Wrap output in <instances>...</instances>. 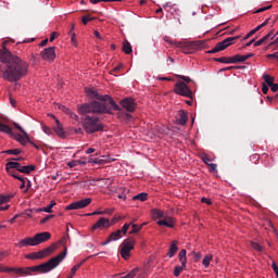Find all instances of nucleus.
I'll list each match as a JSON object with an SVG mask.
<instances>
[{
	"label": "nucleus",
	"instance_id": "nucleus-1",
	"mask_svg": "<svg viewBox=\"0 0 278 278\" xmlns=\"http://www.w3.org/2000/svg\"><path fill=\"white\" fill-rule=\"evenodd\" d=\"M29 75V63L21 59L16 54H12L10 50H0V77L5 81L14 84L21 81L23 77Z\"/></svg>",
	"mask_w": 278,
	"mask_h": 278
},
{
	"label": "nucleus",
	"instance_id": "nucleus-2",
	"mask_svg": "<svg viewBox=\"0 0 278 278\" xmlns=\"http://www.w3.org/2000/svg\"><path fill=\"white\" fill-rule=\"evenodd\" d=\"M66 253L67 249L65 247L61 253H59L56 256L50 258L48 262L43 264L33 267H11L8 268L7 271L15 273V275H18L20 277H27L31 275V273H39V275H45L47 273H51V270H55V268H58V265L64 262Z\"/></svg>",
	"mask_w": 278,
	"mask_h": 278
},
{
	"label": "nucleus",
	"instance_id": "nucleus-3",
	"mask_svg": "<svg viewBox=\"0 0 278 278\" xmlns=\"http://www.w3.org/2000/svg\"><path fill=\"white\" fill-rule=\"evenodd\" d=\"M51 240V232H39L36 233L34 237H27L22 239L20 242L16 243L18 249H23L24 247H38V244H42V242H48Z\"/></svg>",
	"mask_w": 278,
	"mask_h": 278
},
{
	"label": "nucleus",
	"instance_id": "nucleus-4",
	"mask_svg": "<svg viewBox=\"0 0 278 278\" xmlns=\"http://www.w3.org/2000/svg\"><path fill=\"white\" fill-rule=\"evenodd\" d=\"M151 216L154 220H157L156 224L160 227H168L169 229H173L175 227V217L168 216L166 212L160 210V208H152L151 210ZM163 218V219H160Z\"/></svg>",
	"mask_w": 278,
	"mask_h": 278
},
{
	"label": "nucleus",
	"instance_id": "nucleus-5",
	"mask_svg": "<svg viewBox=\"0 0 278 278\" xmlns=\"http://www.w3.org/2000/svg\"><path fill=\"white\" fill-rule=\"evenodd\" d=\"M83 129L86 134H97L103 131V123L97 117L87 116L83 119Z\"/></svg>",
	"mask_w": 278,
	"mask_h": 278
},
{
	"label": "nucleus",
	"instance_id": "nucleus-6",
	"mask_svg": "<svg viewBox=\"0 0 278 278\" xmlns=\"http://www.w3.org/2000/svg\"><path fill=\"white\" fill-rule=\"evenodd\" d=\"M253 53L249 54H236L233 56H220L215 59V62H219V64H240L242 62H247L250 58H253Z\"/></svg>",
	"mask_w": 278,
	"mask_h": 278
},
{
	"label": "nucleus",
	"instance_id": "nucleus-7",
	"mask_svg": "<svg viewBox=\"0 0 278 278\" xmlns=\"http://www.w3.org/2000/svg\"><path fill=\"white\" fill-rule=\"evenodd\" d=\"M177 48L181 50L182 53L186 55H190V53H194V51H198V49L201 48V42L199 41H188L187 39H182L178 41Z\"/></svg>",
	"mask_w": 278,
	"mask_h": 278
},
{
	"label": "nucleus",
	"instance_id": "nucleus-8",
	"mask_svg": "<svg viewBox=\"0 0 278 278\" xmlns=\"http://www.w3.org/2000/svg\"><path fill=\"white\" fill-rule=\"evenodd\" d=\"M13 125H14V127H16L18 129V131H21L22 135L14 134L12 131V134H9V136H12L14 138V140L20 142V144H22L23 147H25V144H27V142H29L30 144H33V147L38 149V146H36V143H34V141L29 140V135L27 134V131H25V129H23V127H21V125L16 124V123H14Z\"/></svg>",
	"mask_w": 278,
	"mask_h": 278
},
{
	"label": "nucleus",
	"instance_id": "nucleus-9",
	"mask_svg": "<svg viewBox=\"0 0 278 278\" xmlns=\"http://www.w3.org/2000/svg\"><path fill=\"white\" fill-rule=\"evenodd\" d=\"M85 92L87 97H90V99H98V101H108L113 109L118 110V104L114 102V99H112V97L108 94L101 96L99 94V91L94 90L93 88H85Z\"/></svg>",
	"mask_w": 278,
	"mask_h": 278
},
{
	"label": "nucleus",
	"instance_id": "nucleus-10",
	"mask_svg": "<svg viewBox=\"0 0 278 278\" xmlns=\"http://www.w3.org/2000/svg\"><path fill=\"white\" fill-rule=\"evenodd\" d=\"M135 247H136L135 239H125L122 242L119 253L123 260L127 261L129 260V257H131V251H134Z\"/></svg>",
	"mask_w": 278,
	"mask_h": 278
},
{
	"label": "nucleus",
	"instance_id": "nucleus-11",
	"mask_svg": "<svg viewBox=\"0 0 278 278\" xmlns=\"http://www.w3.org/2000/svg\"><path fill=\"white\" fill-rule=\"evenodd\" d=\"M175 94H179L180 97H186L187 99H192V90L190 87L181 80H178L174 86Z\"/></svg>",
	"mask_w": 278,
	"mask_h": 278
},
{
	"label": "nucleus",
	"instance_id": "nucleus-12",
	"mask_svg": "<svg viewBox=\"0 0 278 278\" xmlns=\"http://www.w3.org/2000/svg\"><path fill=\"white\" fill-rule=\"evenodd\" d=\"M240 38V36L237 37H228L224 39L223 41L218 42L208 53H218L220 51H225L227 47H231V45H235V42Z\"/></svg>",
	"mask_w": 278,
	"mask_h": 278
},
{
	"label": "nucleus",
	"instance_id": "nucleus-13",
	"mask_svg": "<svg viewBox=\"0 0 278 278\" xmlns=\"http://www.w3.org/2000/svg\"><path fill=\"white\" fill-rule=\"evenodd\" d=\"M92 114H111V109L105 102H91Z\"/></svg>",
	"mask_w": 278,
	"mask_h": 278
},
{
	"label": "nucleus",
	"instance_id": "nucleus-14",
	"mask_svg": "<svg viewBox=\"0 0 278 278\" xmlns=\"http://www.w3.org/2000/svg\"><path fill=\"white\" fill-rule=\"evenodd\" d=\"M90 203H92V199L90 198H86L76 202H73L71 204H68L65 210L66 211H71V210H84V207H88V205H90Z\"/></svg>",
	"mask_w": 278,
	"mask_h": 278
},
{
	"label": "nucleus",
	"instance_id": "nucleus-15",
	"mask_svg": "<svg viewBox=\"0 0 278 278\" xmlns=\"http://www.w3.org/2000/svg\"><path fill=\"white\" fill-rule=\"evenodd\" d=\"M114 223L110 222V218L106 217H100L96 224L91 227V231H97V229L103 230V229H110Z\"/></svg>",
	"mask_w": 278,
	"mask_h": 278
},
{
	"label": "nucleus",
	"instance_id": "nucleus-16",
	"mask_svg": "<svg viewBox=\"0 0 278 278\" xmlns=\"http://www.w3.org/2000/svg\"><path fill=\"white\" fill-rule=\"evenodd\" d=\"M40 58L45 60V62H54L56 54H55V47H49L43 49L40 52Z\"/></svg>",
	"mask_w": 278,
	"mask_h": 278
},
{
	"label": "nucleus",
	"instance_id": "nucleus-17",
	"mask_svg": "<svg viewBox=\"0 0 278 278\" xmlns=\"http://www.w3.org/2000/svg\"><path fill=\"white\" fill-rule=\"evenodd\" d=\"M201 160L202 162H204V164H206V166L210 167L211 173H218L217 165L212 163L215 160L214 156H212L211 154L204 153L201 155Z\"/></svg>",
	"mask_w": 278,
	"mask_h": 278
},
{
	"label": "nucleus",
	"instance_id": "nucleus-18",
	"mask_svg": "<svg viewBox=\"0 0 278 278\" xmlns=\"http://www.w3.org/2000/svg\"><path fill=\"white\" fill-rule=\"evenodd\" d=\"M122 108L127 110V112H136V100L131 98H126L121 101Z\"/></svg>",
	"mask_w": 278,
	"mask_h": 278
},
{
	"label": "nucleus",
	"instance_id": "nucleus-19",
	"mask_svg": "<svg viewBox=\"0 0 278 278\" xmlns=\"http://www.w3.org/2000/svg\"><path fill=\"white\" fill-rule=\"evenodd\" d=\"M52 118H54L56 123V127L53 128V131H55L56 136L59 138H66V132L64 131V126H62V123H60V119L55 117V115H51Z\"/></svg>",
	"mask_w": 278,
	"mask_h": 278
},
{
	"label": "nucleus",
	"instance_id": "nucleus-20",
	"mask_svg": "<svg viewBox=\"0 0 278 278\" xmlns=\"http://www.w3.org/2000/svg\"><path fill=\"white\" fill-rule=\"evenodd\" d=\"M65 242H66V237H63L61 240H59L58 243H52L50 247L43 249L47 257H49V255H52V253H55V251H58L59 244H64Z\"/></svg>",
	"mask_w": 278,
	"mask_h": 278
},
{
	"label": "nucleus",
	"instance_id": "nucleus-21",
	"mask_svg": "<svg viewBox=\"0 0 278 278\" xmlns=\"http://www.w3.org/2000/svg\"><path fill=\"white\" fill-rule=\"evenodd\" d=\"M177 251H179V241L174 240L169 243V249H168V252H167V256L175 257V255H177Z\"/></svg>",
	"mask_w": 278,
	"mask_h": 278
},
{
	"label": "nucleus",
	"instance_id": "nucleus-22",
	"mask_svg": "<svg viewBox=\"0 0 278 278\" xmlns=\"http://www.w3.org/2000/svg\"><path fill=\"white\" fill-rule=\"evenodd\" d=\"M122 235H123L122 230H116L114 232H111L106 239V242H104L103 244H110V242H116V240H121L123 238Z\"/></svg>",
	"mask_w": 278,
	"mask_h": 278
},
{
	"label": "nucleus",
	"instance_id": "nucleus-23",
	"mask_svg": "<svg viewBox=\"0 0 278 278\" xmlns=\"http://www.w3.org/2000/svg\"><path fill=\"white\" fill-rule=\"evenodd\" d=\"M270 21V18H267L265 22H263L261 25H258L257 27H255L254 29H252L250 33H248L243 40H249V38H251V36H254V34H257V31H260L262 29V27H266L268 25V22Z\"/></svg>",
	"mask_w": 278,
	"mask_h": 278
},
{
	"label": "nucleus",
	"instance_id": "nucleus-24",
	"mask_svg": "<svg viewBox=\"0 0 278 278\" xmlns=\"http://www.w3.org/2000/svg\"><path fill=\"white\" fill-rule=\"evenodd\" d=\"M78 113L81 116H86V114H92V103L83 104V105L78 106Z\"/></svg>",
	"mask_w": 278,
	"mask_h": 278
},
{
	"label": "nucleus",
	"instance_id": "nucleus-25",
	"mask_svg": "<svg viewBox=\"0 0 278 278\" xmlns=\"http://www.w3.org/2000/svg\"><path fill=\"white\" fill-rule=\"evenodd\" d=\"M164 10L168 12V14H179V8H177V4H173L170 2H166L163 5Z\"/></svg>",
	"mask_w": 278,
	"mask_h": 278
},
{
	"label": "nucleus",
	"instance_id": "nucleus-26",
	"mask_svg": "<svg viewBox=\"0 0 278 278\" xmlns=\"http://www.w3.org/2000/svg\"><path fill=\"white\" fill-rule=\"evenodd\" d=\"M35 214H40V210L38 208H27L25 212L21 213L20 216H27V218H33L36 220Z\"/></svg>",
	"mask_w": 278,
	"mask_h": 278
},
{
	"label": "nucleus",
	"instance_id": "nucleus-27",
	"mask_svg": "<svg viewBox=\"0 0 278 278\" xmlns=\"http://www.w3.org/2000/svg\"><path fill=\"white\" fill-rule=\"evenodd\" d=\"M186 255H187L186 249L180 250L178 253V260H179L182 268H186V266L188 264V257Z\"/></svg>",
	"mask_w": 278,
	"mask_h": 278
},
{
	"label": "nucleus",
	"instance_id": "nucleus-28",
	"mask_svg": "<svg viewBox=\"0 0 278 278\" xmlns=\"http://www.w3.org/2000/svg\"><path fill=\"white\" fill-rule=\"evenodd\" d=\"M20 168H21V163H18V162H8L5 164L7 173H10V170H16L18 173Z\"/></svg>",
	"mask_w": 278,
	"mask_h": 278
},
{
	"label": "nucleus",
	"instance_id": "nucleus-29",
	"mask_svg": "<svg viewBox=\"0 0 278 278\" xmlns=\"http://www.w3.org/2000/svg\"><path fill=\"white\" fill-rule=\"evenodd\" d=\"M122 51H124L126 55H131V53H134V48H131V43L128 40L123 41Z\"/></svg>",
	"mask_w": 278,
	"mask_h": 278
},
{
	"label": "nucleus",
	"instance_id": "nucleus-30",
	"mask_svg": "<svg viewBox=\"0 0 278 278\" xmlns=\"http://www.w3.org/2000/svg\"><path fill=\"white\" fill-rule=\"evenodd\" d=\"M33 170H36V166H34V165H26V166L20 165V169L17 170V173H24L25 175H29V173H33Z\"/></svg>",
	"mask_w": 278,
	"mask_h": 278
},
{
	"label": "nucleus",
	"instance_id": "nucleus-31",
	"mask_svg": "<svg viewBox=\"0 0 278 278\" xmlns=\"http://www.w3.org/2000/svg\"><path fill=\"white\" fill-rule=\"evenodd\" d=\"M212 260H214V255L206 254L202 260V265L204 268H210V264L212 263Z\"/></svg>",
	"mask_w": 278,
	"mask_h": 278
},
{
	"label": "nucleus",
	"instance_id": "nucleus-32",
	"mask_svg": "<svg viewBox=\"0 0 278 278\" xmlns=\"http://www.w3.org/2000/svg\"><path fill=\"white\" fill-rule=\"evenodd\" d=\"M60 110H63V112H65V114H68L73 121H79V116L77 114L73 113V111H71L68 108L60 106Z\"/></svg>",
	"mask_w": 278,
	"mask_h": 278
},
{
	"label": "nucleus",
	"instance_id": "nucleus-33",
	"mask_svg": "<svg viewBox=\"0 0 278 278\" xmlns=\"http://www.w3.org/2000/svg\"><path fill=\"white\" fill-rule=\"evenodd\" d=\"M53 207H55V201H51L48 206L38 208V210H40L39 214H40V212H47L48 214H51L53 212Z\"/></svg>",
	"mask_w": 278,
	"mask_h": 278
},
{
	"label": "nucleus",
	"instance_id": "nucleus-34",
	"mask_svg": "<svg viewBox=\"0 0 278 278\" xmlns=\"http://www.w3.org/2000/svg\"><path fill=\"white\" fill-rule=\"evenodd\" d=\"M187 123H188V115H186V112L180 111V112H179L178 124H179V125H186Z\"/></svg>",
	"mask_w": 278,
	"mask_h": 278
},
{
	"label": "nucleus",
	"instance_id": "nucleus-35",
	"mask_svg": "<svg viewBox=\"0 0 278 278\" xmlns=\"http://www.w3.org/2000/svg\"><path fill=\"white\" fill-rule=\"evenodd\" d=\"M147 199H149V194H147V193H144V192L139 193V194L132 197V201H141V202H144V201H147Z\"/></svg>",
	"mask_w": 278,
	"mask_h": 278
},
{
	"label": "nucleus",
	"instance_id": "nucleus-36",
	"mask_svg": "<svg viewBox=\"0 0 278 278\" xmlns=\"http://www.w3.org/2000/svg\"><path fill=\"white\" fill-rule=\"evenodd\" d=\"M271 34L273 33H268L266 36L254 42V47H262V45L270 38Z\"/></svg>",
	"mask_w": 278,
	"mask_h": 278
},
{
	"label": "nucleus",
	"instance_id": "nucleus-37",
	"mask_svg": "<svg viewBox=\"0 0 278 278\" xmlns=\"http://www.w3.org/2000/svg\"><path fill=\"white\" fill-rule=\"evenodd\" d=\"M11 199H14V195H10V194H7V195H3L1 194L0 195V205H3V203H10V200Z\"/></svg>",
	"mask_w": 278,
	"mask_h": 278
},
{
	"label": "nucleus",
	"instance_id": "nucleus-38",
	"mask_svg": "<svg viewBox=\"0 0 278 278\" xmlns=\"http://www.w3.org/2000/svg\"><path fill=\"white\" fill-rule=\"evenodd\" d=\"M85 262H86V261H81L80 263L74 265V266L72 267V269H71V275H70V276L75 277V275H76V273H77V269H78V268H81V266H84V263H85Z\"/></svg>",
	"mask_w": 278,
	"mask_h": 278
},
{
	"label": "nucleus",
	"instance_id": "nucleus-39",
	"mask_svg": "<svg viewBox=\"0 0 278 278\" xmlns=\"http://www.w3.org/2000/svg\"><path fill=\"white\" fill-rule=\"evenodd\" d=\"M263 79L265 80V83H266L267 86H269V87L275 84V77H273V76H270V75H268V74H265V75L263 76Z\"/></svg>",
	"mask_w": 278,
	"mask_h": 278
},
{
	"label": "nucleus",
	"instance_id": "nucleus-40",
	"mask_svg": "<svg viewBox=\"0 0 278 278\" xmlns=\"http://www.w3.org/2000/svg\"><path fill=\"white\" fill-rule=\"evenodd\" d=\"M163 40H165L167 45H169L170 47H176V49H177V45L179 43V41L173 40L169 36H165Z\"/></svg>",
	"mask_w": 278,
	"mask_h": 278
},
{
	"label": "nucleus",
	"instance_id": "nucleus-41",
	"mask_svg": "<svg viewBox=\"0 0 278 278\" xmlns=\"http://www.w3.org/2000/svg\"><path fill=\"white\" fill-rule=\"evenodd\" d=\"M0 131H3V134H12V128L5 124L0 123Z\"/></svg>",
	"mask_w": 278,
	"mask_h": 278
},
{
	"label": "nucleus",
	"instance_id": "nucleus-42",
	"mask_svg": "<svg viewBox=\"0 0 278 278\" xmlns=\"http://www.w3.org/2000/svg\"><path fill=\"white\" fill-rule=\"evenodd\" d=\"M131 225V231L129 232L131 233H138V231H141L142 226H138V224H130Z\"/></svg>",
	"mask_w": 278,
	"mask_h": 278
},
{
	"label": "nucleus",
	"instance_id": "nucleus-43",
	"mask_svg": "<svg viewBox=\"0 0 278 278\" xmlns=\"http://www.w3.org/2000/svg\"><path fill=\"white\" fill-rule=\"evenodd\" d=\"M51 218H55V215H47L45 218L40 219L39 225H47Z\"/></svg>",
	"mask_w": 278,
	"mask_h": 278
},
{
	"label": "nucleus",
	"instance_id": "nucleus-44",
	"mask_svg": "<svg viewBox=\"0 0 278 278\" xmlns=\"http://www.w3.org/2000/svg\"><path fill=\"white\" fill-rule=\"evenodd\" d=\"M181 270H186V267H184V265L176 266L175 269H174L175 277H179V275H181Z\"/></svg>",
	"mask_w": 278,
	"mask_h": 278
},
{
	"label": "nucleus",
	"instance_id": "nucleus-45",
	"mask_svg": "<svg viewBox=\"0 0 278 278\" xmlns=\"http://www.w3.org/2000/svg\"><path fill=\"white\" fill-rule=\"evenodd\" d=\"M116 1H121V0H90V3H93V5H96L97 3H101V2H104V3H114Z\"/></svg>",
	"mask_w": 278,
	"mask_h": 278
},
{
	"label": "nucleus",
	"instance_id": "nucleus-46",
	"mask_svg": "<svg viewBox=\"0 0 278 278\" xmlns=\"http://www.w3.org/2000/svg\"><path fill=\"white\" fill-rule=\"evenodd\" d=\"M71 42L73 47H79V43L77 42V35L75 33L71 34Z\"/></svg>",
	"mask_w": 278,
	"mask_h": 278
},
{
	"label": "nucleus",
	"instance_id": "nucleus-47",
	"mask_svg": "<svg viewBox=\"0 0 278 278\" xmlns=\"http://www.w3.org/2000/svg\"><path fill=\"white\" fill-rule=\"evenodd\" d=\"M191 255L193 256L194 262H201V252L192 251Z\"/></svg>",
	"mask_w": 278,
	"mask_h": 278
},
{
	"label": "nucleus",
	"instance_id": "nucleus-48",
	"mask_svg": "<svg viewBox=\"0 0 278 278\" xmlns=\"http://www.w3.org/2000/svg\"><path fill=\"white\" fill-rule=\"evenodd\" d=\"M251 247L252 249H254V251H257L258 253H262L263 251L262 245H260V243L257 242H251Z\"/></svg>",
	"mask_w": 278,
	"mask_h": 278
},
{
	"label": "nucleus",
	"instance_id": "nucleus-49",
	"mask_svg": "<svg viewBox=\"0 0 278 278\" xmlns=\"http://www.w3.org/2000/svg\"><path fill=\"white\" fill-rule=\"evenodd\" d=\"M7 173L11 177H14V179H21V175H18V173H16V169H10V172H7Z\"/></svg>",
	"mask_w": 278,
	"mask_h": 278
},
{
	"label": "nucleus",
	"instance_id": "nucleus-50",
	"mask_svg": "<svg viewBox=\"0 0 278 278\" xmlns=\"http://www.w3.org/2000/svg\"><path fill=\"white\" fill-rule=\"evenodd\" d=\"M5 153H8V155H21V150L18 149L7 150Z\"/></svg>",
	"mask_w": 278,
	"mask_h": 278
},
{
	"label": "nucleus",
	"instance_id": "nucleus-51",
	"mask_svg": "<svg viewBox=\"0 0 278 278\" xmlns=\"http://www.w3.org/2000/svg\"><path fill=\"white\" fill-rule=\"evenodd\" d=\"M273 8V4L268 7L260 8L258 10L254 11V14H260L261 12H266V10H270Z\"/></svg>",
	"mask_w": 278,
	"mask_h": 278
},
{
	"label": "nucleus",
	"instance_id": "nucleus-52",
	"mask_svg": "<svg viewBox=\"0 0 278 278\" xmlns=\"http://www.w3.org/2000/svg\"><path fill=\"white\" fill-rule=\"evenodd\" d=\"M37 257H38V260H45V257H47V253L45 252V250L38 251Z\"/></svg>",
	"mask_w": 278,
	"mask_h": 278
},
{
	"label": "nucleus",
	"instance_id": "nucleus-53",
	"mask_svg": "<svg viewBox=\"0 0 278 278\" xmlns=\"http://www.w3.org/2000/svg\"><path fill=\"white\" fill-rule=\"evenodd\" d=\"M129 227H131V224H124V226L122 227V233H124V236L127 235V231H129Z\"/></svg>",
	"mask_w": 278,
	"mask_h": 278
},
{
	"label": "nucleus",
	"instance_id": "nucleus-54",
	"mask_svg": "<svg viewBox=\"0 0 278 278\" xmlns=\"http://www.w3.org/2000/svg\"><path fill=\"white\" fill-rule=\"evenodd\" d=\"M26 260H39L37 252H33L26 255Z\"/></svg>",
	"mask_w": 278,
	"mask_h": 278
},
{
	"label": "nucleus",
	"instance_id": "nucleus-55",
	"mask_svg": "<svg viewBox=\"0 0 278 278\" xmlns=\"http://www.w3.org/2000/svg\"><path fill=\"white\" fill-rule=\"evenodd\" d=\"M105 214L108 216H112V214H114V208H105L104 211H102V216H105Z\"/></svg>",
	"mask_w": 278,
	"mask_h": 278
},
{
	"label": "nucleus",
	"instance_id": "nucleus-56",
	"mask_svg": "<svg viewBox=\"0 0 278 278\" xmlns=\"http://www.w3.org/2000/svg\"><path fill=\"white\" fill-rule=\"evenodd\" d=\"M178 79H182V81H186V84H190V81H192L191 77L184 76V75H178Z\"/></svg>",
	"mask_w": 278,
	"mask_h": 278
},
{
	"label": "nucleus",
	"instance_id": "nucleus-57",
	"mask_svg": "<svg viewBox=\"0 0 278 278\" xmlns=\"http://www.w3.org/2000/svg\"><path fill=\"white\" fill-rule=\"evenodd\" d=\"M121 68H123V64H118L117 66H115L111 72L110 75H114V73H118V71H121Z\"/></svg>",
	"mask_w": 278,
	"mask_h": 278
},
{
	"label": "nucleus",
	"instance_id": "nucleus-58",
	"mask_svg": "<svg viewBox=\"0 0 278 278\" xmlns=\"http://www.w3.org/2000/svg\"><path fill=\"white\" fill-rule=\"evenodd\" d=\"M86 216H103V211H94L93 213H88Z\"/></svg>",
	"mask_w": 278,
	"mask_h": 278
},
{
	"label": "nucleus",
	"instance_id": "nucleus-59",
	"mask_svg": "<svg viewBox=\"0 0 278 278\" xmlns=\"http://www.w3.org/2000/svg\"><path fill=\"white\" fill-rule=\"evenodd\" d=\"M251 162H254V164H257L260 161V154H253L250 156Z\"/></svg>",
	"mask_w": 278,
	"mask_h": 278
},
{
	"label": "nucleus",
	"instance_id": "nucleus-60",
	"mask_svg": "<svg viewBox=\"0 0 278 278\" xmlns=\"http://www.w3.org/2000/svg\"><path fill=\"white\" fill-rule=\"evenodd\" d=\"M60 36V34H58V31H52L50 35V42H53V40H55V38H58Z\"/></svg>",
	"mask_w": 278,
	"mask_h": 278
},
{
	"label": "nucleus",
	"instance_id": "nucleus-61",
	"mask_svg": "<svg viewBox=\"0 0 278 278\" xmlns=\"http://www.w3.org/2000/svg\"><path fill=\"white\" fill-rule=\"evenodd\" d=\"M17 179H18V181H21L20 189L23 190L25 188V177L21 176Z\"/></svg>",
	"mask_w": 278,
	"mask_h": 278
},
{
	"label": "nucleus",
	"instance_id": "nucleus-62",
	"mask_svg": "<svg viewBox=\"0 0 278 278\" xmlns=\"http://www.w3.org/2000/svg\"><path fill=\"white\" fill-rule=\"evenodd\" d=\"M201 203H205L206 205H212V200L207 198H202Z\"/></svg>",
	"mask_w": 278,
	"mask_h": 278
},
{
	"label": "nucleus",
	"instance_id": "nucleus-63",
	"mask_svg": "<svg viewBox=\"0 0 278 278\" xmlns=\"http://www.w3.org/2000/svg\"><path fill=\"white\" fill-rule=\"evenodd\" d=\"M90 21H92V17L90 16H84L83 17V24L86 25L87 23H90Z\"/></svg>",
	"mask_w": 278,
	"mask_h": 278
},
{
	"label": "nucleus",
	"instance_id": "nucleus-64",
	"mask_svg": "<svg viewBox=\"0 0 278 278\" xmlns=\"http://www.w3.org/2000/svg\"><path fill=\"white\" fill-rule=\"evenodd\" d=\"M269 88H271V92H277L278 90V84H273L271 86H269Z\"/></svg>",
	"mask_w": 278,
	"mask_h": 278
}]
</instances>
